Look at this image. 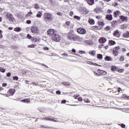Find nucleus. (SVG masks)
Returning <instances> with one entry per match:
<instances>
[{
    "label": "nucleus",
    "mask_w": 129,
    "mask_h": 129,
    "mask_svg": "<svg viewBox=\"0 0 129 129\" xmlns=\"http://www.w3.org/2000/svg\"><path fill=\"white\" fill-rule=\"evenodd\" d=\"M68 38L69 40L74 41L75 42H82L83 41V38L72 32H70L68 34Z\"/></svg>",
    "instance_id": "nucleus-1"
},
{
    "label": "nucleus",
    "mask_w": 129,
    "mask_h": 129,
    "mask_svg": "<svg viewBox=\"0 0 129 129\" xmlns=\"http://www.w3.org/2000/svg\"><path fill=\"white\" fill-rule=\"evenodd\" d=\"M52 14L50 13H45L44 15V19L45 22H49V21L51 20L52 19Z\"/></svg>",
    "instance_id": "nucleus-2"
},
{
    "label": "nucleus",
    "mask_w": 129,
    "mask_h": 129,
    "mask_svg": "<svg viewBox=\"0 0 129 129\" xmlns=\"http://www.w3.org/2000/svg\"><path fill=\"white\" fill-rule=\"evenodd\" d=\"M51 38L53 41H55V42H59V41L61 40V36H60V35L56 33L51 37Z\"/></svg>",
    "instance_id": "nucleus-3"
},
{
    "label": "nucleus",
    "mask_w": 129,
    "mask_h": 129,
    "mask_svg": "<svg viewBox=\"0 0 129 129\" xmlns=\"http://www.w3.org/2000/svg\"><path fill=\"white\" fill-rule=\"evenodd\" d=\"M119 49H120V46H116L114 48L113 50V54L114 56H118V54H119Z\"/></svg>",
    "instance_id": "nucleus-4"
},
{
    "label": "nucleus",
    "mask_w": 129,
    "mask_h": 129,
    "mask_svg": "<svg viewBox=\"0 0 129 129\" xmlns=\"http://www.w3.org/2000/svg\"><path fill=\"white\" fill-rule=\"evenodd\" d=\"M6 17L7 20H9V22H14V20H15V18H14V17H13V14L10 13H7Z\"/></svg>",
    "instance_id": "nucleus-5"
},
{
    "label": "nucleus",
    "mask_w": 129,
    "mask_h": 129,
    "mask_svg": "<svg viewBox=\"0 0 129 129\" xmlns=\"http://www.w3.org/2000/svg\"><path fill=\"white\" fill-rule=\"evenodd\" d=\"M31 31L33 34H35V35H39V30L38 29V27L33 26L31 27Z\"/></svg>",
    "instance_id": "nucleus-6"
},
{
    "label": "nucleus",
    "mask_w": 129,
    "mask_h": 129,
    "mask_svg": "<svg viewBox=\"0 0 129 129\" xmlns=\"http://www.w3.org/2000/svg\"><path fill=\"white\" fill-rule=\"evenodd\" d=\"M47 33L48 36H51L52 37H53V36H54V35L56 34V31H55V30L53 29H50L47 31Z\"/></svg>",
    "instance_id": "nucleus-7"
},
{
    "label": "nucleus",
    "mask_w": 129,
    "mask_h": 129,
    "mask_svg": "<svg viewBox=\"0 0 129 129\" xmlns=\"http://www.w3.org/2000/svg\"><path fill=\"white\" fill-rule=\"evenodd\" d=\"M77 31L79 34H81V35H84V34L86 33V30L83 28H79Z\"/></svg>",
    "instance_id": "nucleus-8"
},
{
    "label": "nucleus",
    "mask_w": 129,
    "mask_h": 129,
    "mask_svg": "<svg viewBox=\"0 0 129 129\" xmlns=\"http://www.w3.org/2000/svg\"><path fill=\"white\" fill-rule=\"evenodd\" d=\"M113 36L116 37L117 38H119L120 37V33L118 31V30H116L113 32Z\"/></svg>",
    "instance_id": "nucleus-9"
},
{
    "label": "nucleus",
    "mask_w": 129,
    "mask_h": 129,
    "mask_svg": "<svg viewBox=\"0 0 129 129\" xmlns=\"http://www.w3.org/2000/svg\"><path fill=\"white\" fill-rule=\"evenodd\" d=\"M95 13H96V14H100V13H102V9L100 8H96L94 9Z\"/></svg>",
    "instance_id": "nucleus-10"
},
{
    "label": "nucleus",
    "mask_w": 129,
    "mask_h": 129,
    "mask_svg": "<svg viewBox=\"0 0 129 129\" xmlns=\"http://www.w3.org/2000/svg\"><path fill=\"white\" fill-rule=\"evenodd\" d=\"M120 15V11L118 10L116 11L113 13V17H114V18H117V17H118V16H119Z\"/></svg>",
    "instance_id": "nucleus-11"
},
{
    "label": "nucleus",
    "mask_w": 129,
    "mask_h": 129,
    "mask_svg": "<svg viewBox=\"0 0 129 129\" xmlns=\"http://www.w3.org/2000/svg\"><path fill=\"white\" fill-rule=\"evenodd\" d=\"M55 118L51 117H45V120H50V121H54L56 122L57 120H54Z\"/></svg>",
    "instance_id": "nucleus-12"
},
{
    "label": "nucleus",
    "mask_w": 129,
    "mask_h": 129,
    "mask_svg": "<svg viewBox=\"0 0 129 129\" xmlns=\"http://www.w3.org/2000/svg\"><path fill=\"white\" fill-rule=\"evenodd\" d=\"M106 42V39L104 37H101L99 39V42L101 43V44H103V43H105Z\"/></svg>",
    "instance_id": "nucleus-13"
},
{
    "label": "nucleus",
    "mask_w": 129,
    "mask_h": 129,
    "mask_svg": "<svg viewBox=\"0 0 129 129\" xmlns=\"http://www.w3.org/2000/svg\"><path fill=\"white\" fill-rule=\"evenodd\" d=\"M122 36L124 39H127L129 38V31H127L122 34Z\"/></svg>",
    "instance_id": "nucleus-14"
},
{
    "label": "nucleus",
    "mask_w": 129,
    "mask_h": 129,
    "mask_svg": "<svg viewBox=\"0 0 129 129\" xmlns=\"http://www.w3.org/2000/svg\"><path fill=\"white\" fill-rule=\"evenodd\" d=\"M106 20H108V21H112L113 18L112 15H107L106 16Z\"/></svg>",
    "instance_id": "nucleus-15"
},
{
    "label": "nucleus",
    "mask_w": 129,
    "mask_h": 129,
    "mask_svg": "<svg viewBox=\"0 0 129 129\" xmlns=\"http://www.w3.org/2000/svg\"><path fill=\"white\" fill-rule=\"evenodd\" d=\"M86 1L90 6H92L94 4V0H86Z\"/></svg>",
    "instance_id": "nucleus-16"
},
{
    "label": "nucleus",
    "mask_w": 129,
    "mask_h": 129,
    "mask_svg": "<svg viewBox=\"0 0 129 129\" xmlns=\"http://www.w3.org/2000/svg\"><path fill=\"white\" fill-rule=\"evenodd\" d=\"M112 71H117L118 70V68L115 66H112L111 68Z\"/></svg>",
    "instance_id": "nucleus-17"
},
{
    "label": "nucleus",
    "mask_w": 129,
    "mask_h": 129,
    "mask_svg": "<svg viewBox=\"0 0 129 129\" xmlns=\"http://www.w3.org/2000/svg\"><path fill=\"white\" fill-rule=\"evenodd\" d=\"M104 60H105V61H112V58H111L108 56H106Z\"/></svg>",
    "instance_id": "nucleus-18"
},
{
    "label": "nucleus",
    "mask_w": 129,
    "mask_h": 129,
    "mask_svg": "<svg viewBox=\"0 0 129 129\" xmlns=\"http://www.w3.org/2000/svg\"><path fill=\"white\" fill-rule=\"evenodd\" d=\"M15 92H16V90L15 89H11L9 90V93L11 94V95L15 94Z\"/></svg>",
    "instance_id": "nucleus-19"
},
{
    "label": "nucleus",
    "mask_w": 129,
    "mask_h": 129,
    "mask_svg": "<svg viewBox=\"0 0 129 129\" xmlns=\"http://www.w3.org/2000/svg\"><path fill=\"white\" fill-rule=\"evenodd\" d=\"M89 54L91 55L92 56H95L96 54L95 50H92L89 52Z\"/></svg>",
    "instance_id": "nucleus-20"
},
{
    "label": "nucleus",
    "mask_w": 129,
    "mask_h": 129,
    "mask_svg": "<svg viewBox=\"0 0 129 129\" xmlns=\"http://www.w3.org/2000/svg\"><path fill=\"white\" fill-rule=\"evenodd\" d=\"M119 18L122 21H126V20H127V17H124L123 16H120Z\"/></svg>",
    "instance_id": "nucleus-21"
},
{
    "label": "nucleus",
    "mask_w": 129,
    "mask_h": 129,
    "mask_svg": "<svg viewBox=\"0 0 129 129\" xmlns=\"http://www.w3.org/2000/svg\"><path fill=\"white\" fill-rule=\"evenodd\" d=\"M21 102H26V103H30V100L28 99H24L21 100Z\"/></svg>",
    "instance_id": "nucleus-22"
},
{
    "label": "nucleus",
    "mask_w": 129,
    "mask_h": 129,
    "mask_svg": "<svg viewBox=\"0 0 129 129\" xmlns=\"http://www.w3.org/2000/svg\"><path fill=\"white\" fill-rule=\"evenodd\" d=\"M62 84L65 85V86H70V85H71L70 83L67 82H62Z\"/></svg>",
    "instance_id": "nucleus-23"
},
{
    "label": "nucleus",
    "mask_w": 129,
    "mask_h": 129,
    "mask_svg": "<svg viewBox=\"0 0 129 129\" xmlns=\"http://www.w3.org/2000/svg\"><path fill=\"white\" fill-rule=\"evenodd\" d=\"M43 15V13H42L41 12H38L36 15V17L37 18H41Z\"/></svg>",
    "instance_id": "nucleus-24"
},
{
    "label": "nucleus",
    "mask_w": 129,
    "mask_h": 129,
    "mask_svg": "<svg viewBox=\"0 0 129 129\" xmlns=\"http://www.w3.org/2000/svg\"><path fill=\"white\" fill-rule=\"evenodd\" d=\"M97 59H99V60H101L102 58H103V56L101 54H98L97 55Z\"/></svg>",
    "instance_id": "nucleus-25"
},
{
    "label": "nucleus",
    "mask_w": 129,
    "mask_h": 129,
    "mask_svg": "<svg viewBox=\"0 0 129 129\" xmlns=\"http://www.w3.org/2000/svg\"><path fill=\"white\" fill-rule=\"evenodd\" d=\"M14 31H15V32H21V31H22V29L21 27H16L14 28Z\"/></svg>",
    "instance_id": "nucleus-26"
},
{
    "label": "nucleus",
    "mask_w": 129,
    "mask_h": 129,
    "mask_svg": "<svg viewBox=\"0 0 129 129\" xmlns=\"http://www.w3.org/2000/svg\"><path fill=\"white\" fill-rule=\"evenodd\" d=\"M84 43L87 45H91V42L90 40H85Z\"/></svg>",
    "instance_id": "nucleus-27"
},
{
    "label": "nucleus",
    "mask_w": 129,
    "mask_h": 129,
    "mask_svg": "<svg viewBox=\"0 0 129 129\" xmlns=\"http://www.w3.org/2000/svg\"><path fill=\"white\" fill-rule=\"evenodd\" d=\"M98 25H99V26H101L102 27L104 26V23H103V22L101 21H99L98 22Z\"/></svg>",
    "instance_id": "nucleus-28"
},
{
    "label": "nucleus",
    "mask_w": 129,
    "mask_h": 129,
    "mask_svg": "<svg viewBox=\"0 0 129 129\" xmlns=\"http://www.w3.org/2000/svg\"><path fill=\"white\" fill-rule=\"evenodd\" d=\"M101 75H106V74H107V72H106V71L101 70Z\"/></svg>",
    "instance_id": "nucleus-29"
},
{
    "label": "nucleus",
    "mask_w": 129,
    "mask_h": 129,
    "mask_svg": "<svg viewBox=\"0 0 129 129\" xmlns=\"http://www.w3.org/2000/svg\"><path fill=\"white\" fill-rule=\"evenodd\" d=\"M112 28H111L110 26H107L105 28V31H109V30H111Z\"/></svg>",
    "instance_id": "nucleus-30"
},
{
    "label": "nucleus",
    "mask_w": 129,
    "mask_h": 129,
    "mask_svg": "<svg viewBox=\"0 0 129 129\" xmlns=\"http://www.w3.org/2000/svg\"><path fill=\"white\" fill-rule=\"evenodd\" d=\"M83 100L84 102H86V103H89L90 102L89 99L85 98V99H84Z\"/></svg>",
    "instance_id": "nucleus-31"
},
{
    "label": "nucleus",
    "mask_w": 129,
    "mask_h": 129,
    "mask_svg": "<svg viewBox=\"0 0 129 129\" xmlns=\"http://www.w3.org/2000/svg\"><path fill=\"white\" fill-rule=\"evenodd\" d=\"M109 44H110V45H114L115 44V41L113 40H110L109 41Z\"/></svg>",
    "instance_id": "nucleus-32"
},
{
    "label": "nucleus",
    "mask_w": 129,
    "mask_h": 129,
    "mask_svg": "<svg viewBox=\"0 0 129 129\" xmlns=\"http://www.w3.org/2000/svg\"><path fill=\"white\" fill-rule=\"evenodd\" d=\"M89 23L90 24V25H93L94 24L95 21L93 19H92L89 21Z\"/></svg>",
    "instance_id": "nucleus-33"
},
{
    "label": "nucleus",
    "mask_w": 129,
    "mask_h": 129,
    "mask_svg": "<svg viewBox=\"0 0 129 129\" xmlns=\"http://www.w3.org/2000/svg\"><path fill=\"white\" fill-rule=\"evenodd\" d=\"M0 72L3 73H5L6 72V70L2 67H0Z\"/></svg>",
    "instance_id": "nucleus-34"
},
{
    "label": "nucleus",
    "mask_w": 129,
    "mask_h": 129,
    "mask_svg": "<svg viewBox=\"0 0 129 129\" xmlns=\"http://www.w3.org/2000/svg\"><path fill=\"white\" fill-rule=\"evenodd\" d=\"M117 71H118V72H119L120 73H122V72L124 71V69H119L118 68V70Z\"/></svg>",
    "instance_id": "nucleus-35"
},
{
    "label": "nucleus",
    "mask_w": 129,
    "mask_h": 129,
    "mask_svg": "<svg viewBox=\"0 0 129 129\" xmlns=\"http://www.w3.org/2000/svg\"><path fill=\"white\" fill-rule=\"evenodd\" d=\"M34 8L35 9H39V8H40V6H39V4L36 3L34 5Z\"/></svg>",
    "instance_id": "nucleus-36"
},
{
    "label": "nucleus",
    "mask_w": 129,
    "mask_h": 129,
    "mask_svg": "<svg viewBox=\"0 0 129 129\" xmlns=\"http://www.w3.org/2000/svg\"><path fill=\"white\" fill-rule=\"evenodd\" d=\"M36 44H31L28 46V48H34Z\"/></svg>",
    "instance_id": "nucleus-37"
},
{
    "label": "nucleus",
    "mask_w": 129,
    "mask_h": 129,
    "mask_svg": "<svg viewBox=\"0 0 129 129\" xmlns=\"http://www.w3.org/2000/svg\"><path fill=\"white\" fill-rule=\"evenodd\" d=\"M123 60H124V57H123V56H120V57L119 58V61H120L121 62H122V61H123Z\"/></svg>",
    "instance_id": "nucleus-38"
},
{
    "label": "nucleus",
    "mask_w": 129,
    "mask_h": 129,
    "mask_svg": "<svg viewBox=\"0 0 129 129\" xmlns=\"http://www.w3.org/2000/svg\"><path fill=\"white\" fill-rule=\"evenodd\" d=\"M13 80H16V81L19 80V78L18 77V76H14L13 77Z\"/></svg>",
    "instance_id": "nucleus-39"
},
{
    "label": "nucleus",
    "mask_w": 129,
    "mask_h": 129,
    "mask_svg": "<svg viewBox=\"0 0 129 129\" xmlns=\"http://www.w3.org/2000/svg\"><path fill=\"white\" fill-rule=\"evenodd\" d=\"M74 18L77 19V20H78V21H80V19H81L79 16H75Z\"/></svg>",
    "instance_id": "nucleus-40"
},
{
    "label": "nucleus",
    "mask_w": 129,
    "mask_h": 129,
    "mask_svg": "<svg viewBox=\"0 0 129 129\" xmlns=\"http://www.w3.org/2000/svg\"><path fill=\"white\" fill-rule=\"evenodd\" d=\"M117 24V21L114 20L112 22V25H116Z\"/></svg>",
    "instance_id": "nucleus-41"
},
{
    "label": "nucleus",
    "mask_w": 129,
    "mask_h": 129,
    "mask_svg": "<svg viewBox=\"0 0 129 129\" xmlns=\"http://www.w3.org/2000/svg\"><path fill=\"white\" fill-rule=\"evenodd\" d=\"M61 56H63V57H69V55L67 53H63L61 54Z\"/></svg>",
    "instance_id": "nucleus-42"
},
{
    "label": "nucleus",
    "mask_w": 129,
    "mask_h": 129,
    "mask_svg": "<svg viewBox=\"0 0 129 129\" xmlns=\"http://www.w3.org/2000/svg\"><path fill=\"white\" fill-rule=\"evenodd\" d=\"M27 39H29V40H31L32 39V36L30 34H28L27 36Z\"/></svg>",
    "instance_id": "nucleus-43"
},
{
    "label": "nucleus",
    "mask_w": 129,
    "mask_h": 129,
    "mask_svg": "<svg viewBox=\"0 0 129 129\" xmlns=\"http://www.w3.org/2000/svg\"><path fill=\"white\" fill-rule=\"evenodd\" d=\"M95 28H97V29L98 30H100V29H102V27L100 26H95Z\"/></svg>",
    "instance_id": "nucleus-44"
},
{
    "label": "nucleus",
    "mask_w": 129,
    "mask_h": 129,
    "mask_svg": "<svg viewBox=\"0 0 129 129\" xmlns=\"http://www.w3.org/2000/svg\"><path fill=\"white\" fill-rule=\"evenodd\" d=\"M96 18L98 20H100V19H101L102 18V16H96Z\"/></svg>",
    "instance_id": "nucleus-45"
},
{
    "label": "nucleus",
    "mask_w": 129,
    "mask_h": 129,
    "mask_svg": "<svg viewBox=\"0 0 129 129\" xmlns=\"http://www.w3.org/2000/svg\"><path fill=\"white\" fill-rule=\"evenodd\" d=\"M124 98H125V99H127L128 100H129V96H126V95H124Z\"/></svg>",
    "instance_id": "nucleus-46"
},
{
    "label": "nucleus",
    "mask_w": 129,
    "mask_h": 129,
    "mask_svg": "<svg viewBox=\"0 0 129 129\" xmlns=\"http://www.w3.org/2000/svg\"><path fill=\"white\" fill-rule=\"evenodd\" d=\"M66 25H67V26H70V24H71V23L70 22V21H67L66 22Z\"/></svg>",
    "instance_id": "nucleus-47"
},
{
    "label": "nucleus",
    "mask_w": 129,
    "mask_h": 129,
    "mask_svg": "<svg viewBox=\"0 0 129 129\" xmlns=\"http://www.w3.org/2000/svg\"><path fill=\"white\" fill-rule=\"evenodd\" d=\"M79 53H80V54H85V53H86V52H85V51H84L80 50V51H79Z\"/></svg>",
    "instance_id": "nucleus-48"
},
{
    "label": "nucleus",
    "mask_w": 129,
    "mask_h": 129,
    "mask_svg": "<svg viewBox=\"0 0 129 129\" xmlns=\"http://www.w3.org/2000/svg\"><path fill=\"white\" fill-rule=\"evenodd\" d=\"M44 50H45L46 51H49V47H44L43 48Z\"/></svg>",
    "instance_id": "nucleus-49"
},
{
    "label": "nucleus",
    "mask_w": 129,
    "mask_h": 129,
    "mask_svg": "<svg viewBox=\"0 0 129 129\" xmlns=\"http://www.w3.org/2000/svg\"><path fill=\"white\" fill-rule=\"evenodd\" d=\"M57 15L58 16H60V17H62V13L61 12H57Z\"/></svg>",
    "instance_id": "nucleus-50"
},
{
    "label": "nucleus",
    "mask_w": 129,
    "mask_h": 129,
    "mask_svg": "<svg viewBox=\"0 0 129 129\" xmlns=\"http://www.w3.org/2000/svg\"><path fill=\"white\" fill-rule=\"evenodd\" d=\"M78 101H83V99H82V98H81V97H79L78 98Z\"/></svg>",
    "instance_id": "nucleus-51"
},
{
    "label": "nucleus",
    "mask_w": 129,
    "mask_h": 129,
    "mask_svg": "<svg viewBox=\"0 0 129 129\" xmlns=\"http://www.w3.org/2000/svg\"><path fill=\"white\" fill-rule=\"evenodd\" d=\"M99 4H100V5L101 6V7H103V5H104L103 2L100 1Z\"/></svg>",
    "instance_id": "nucleus-52"
},
{
    "label": "nucleus",
    "mask_w": 129,
    "mask_h": 129,
    "mask_svg": "<svg viewBox=\"0 0 129 129\" xmlns=\"http://www.w3.org/2000/svg\"><path fill=\"white\" fill-rule=\"evenodd\" d=\"M121 127H122L123 128H125V124H123V123H122L121 124Z\"/></svg>",
    "instance_id": "nucleus-53"
},
{
    "label": "nucleus",
    "mask_w": 129,
    "mask_h": 129,
    "mask_svg": "<svg viewBox=\"0 0 129 129\" xmlns=\"http://www.w3.org/2000/svg\"><path fill=\"white\" fill-rule=\"evenodd\" d=\"M0 39H3V34H2V30H0Z\"/></svg>",
    "instance_id": "nucleus-54"
},
{
    "label": "nucleus",
    "mask_w": 129,
    "mask_h": 129,
    "mask_svg": "<svg viewBox=\"0 0 129 129\" xmlns=\"http://www.w3.org/2000/svg\"><path fill=\"white\" fill-rule=\"evenodd\" d=\"M73 97H74L75 99H77V98L79 97V95H78L76 96L74 95V96H73Z\"/></svg>",
    "instance_id": "nucleus-55"
},
{
    "label": "nucleus",
    "mask_w": 129,
    "mask_h": 129,
    "mask_svg": "<svg viewBox=\"0 0 129 129\" xmlns=\"http://www.w3.org/2000/svg\"><path fill=\"white\" fill-rule=\"evenodd\" d=\"M56 93L57 94H58V95H60V94H61V91H57L56 92Z\"/></svg>",
    "instance_id": "nucleus-56"
},
{
    "label": "nucleus",
    "mask_w": 129,
    "mask_h": 129,
    "mask_svg": "<svg viewBox=\"0 0 129 129\" xmlns=\"http://www.w3.org/2000/svg\"><path fill=\"white\" fill-rule=\"evenodd\" d=\"M72 52H73V53H76V49L73 48V49L72 50Z\"/></svg>",
    "instance_id": "nucleus-57"
},
{
    "label": "nucleus",
    "mask_w": 129,
    "mask_h": 129,
    "mask_svg": "<svg viewBox=\"0 0 129 129\" xmlns=\"http://www.w3.org/2000/svg\"><path fill=\"white\" fill-rule=\"evenodd\" d=\"M37 41H38V38H34L33 40V41L35 42H37Z\"/></svg>",
    "instance_id": "nucleus-58"
},
{
    "label": "nucleus",
    "mask_w": 129,
    "mask_h": 129,
    "mask_svg": "<svg viewBox=\"0 0 129 129\" xmlns=\"http://www.w3.org/2000/svg\"><path fill=\"white\" fill-rule=\"evenodd\" d=\"M11 73H8L7 74V77H10L11 76Z\"/></svg>",
    "instance_id": "nucleus-59"
},
{
    "label": "nucleus",
    "mask_w": 129,
    "mask_h": 129,
    "mask_svg": "<svg viewBox=\"0 0 129 129\" xmlns=\"http://www.w3.org/2000/svg\"><path fill=\"white\" fill-rule=\"evenodd\" d=\"M32 85H35V86H37L38 85V83H32Z\"/></svg>",
    "instance_id": "nucleus-60"
},
{
    "label": "nucleus",
    "mask_w": 129,
    "mask_h": 129,
    "mask_svg": "<svg viewBox=\"0 0 129 129\" xmlns=\"http://www.w3.org/2000/svg\"><path fill=\"white\" fill-rule=\"evenodd\" d=\"M87 64H90V65H92V64H93V62L91 61H88Z\"/></svg>",
    "instance_id": "nucleus-61"
},
{
    "label": "nucleus",
    "mask_w": 129,
    "mask_h": 129,
    "mask_svg": "<svg viewBox=\"0 0 129 129\" xmlns=\"http://www.w3.org/2000/svg\"><path fill=\"white\" fill-rule=\"evenodd\" d=\"M26 23H27V24H31V20H27L26 21Z\"/></svg>",
    "instance_id": "nucleus-62"
},
{
    "label": "nucleus",
    "mask_w": 129,
    "mask_h": 129,
    "mask_svg": "<svg viewBox=\"0 0 129 129\" xmlns=\"http://www.w3.org/2000/svg\"><path fill=\"white\" fill-rule=\"evenodd\" d=\"M107 13H108V14H111V13H112L111 10H110L109 9L108 10Z\"/></svg>",
    "instance_id": "nucleus-63"
},
{
    "label": "nucleus",
    "mask_w": 129,
    "mask_h": 129,
    "mask_svg": "<svg viewBox=\"0 0 129 129\" xmlns=\"http://www.w3.org/2000/svg\"><path fill=\"white\" fill-rule=\"evenodd\" d=\"M61 103H65L66 102V100H63L62 101H61Z\"/></svg>",
    "instance_id": "nucleus-64"
}]
</instances>
